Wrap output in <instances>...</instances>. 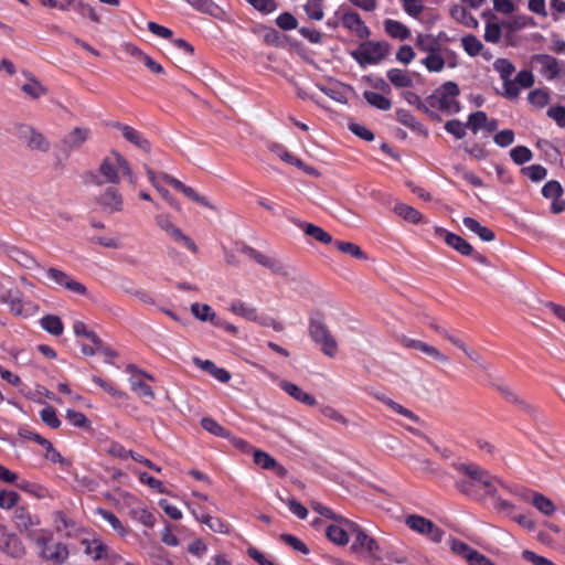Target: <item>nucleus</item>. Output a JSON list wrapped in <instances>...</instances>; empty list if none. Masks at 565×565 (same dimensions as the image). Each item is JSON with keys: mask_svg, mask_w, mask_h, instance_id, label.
Here are the masks:
<instances>
[{"mask_svg": "<svg viewBox=\"0 0 565 565\" xmlns=\"http://www.w3.org/2000/svg\"><path fill=\"white\" fill-rule=\"evenodd\" d=\"M45 273V276L49 280L53 281L56 286L63 287L68 292L86 296L87 295V288L82 282L75 280L72 276L66 274L65 271L56 268V267H49L42 269Z\"/></svg>", "mask_w": 565, "mask_h": 565, "instance_id": "nucleus-8", "label": "nucleus"}, {"mask_svg": "<svg viewBox=\"0 0 565 565\" xmlns=\"http://www.w3.org/2000/svg\"><path fill=\"white\" fill-rule=\"evenodd\" d=\"M498 390L501 392V394L505 397V399L512 404L519 405L521 408H523L525 412L531 413L533 408L525 403L522 398H520L512 390H510L508 386L499 385Z\"/></svg>", "mask_w": 565, "mask_h": 565, "instance_id": "nucleus-50", "label": "nucleus"}, {"mask_svg": "<svg viewBox=\"0 0 565 565\" xmlns=\"http://www.w3.org/2000/svg\"><path fill=\"white\" fill-rule=\"evenodd\" d=\"M342 25L354 32L360 39H367L371 34L370 29L365 25L360 14L354 11H349L341 17Z\"/></svg>", "mask_w": 565, "mask_h": 565, "instance_id": "nucleus-19", "label": "nucleus"}, {"mask_svg": "<svg viewBox=\"0 0 565 565\" xmlns=\"http://www.w3.org/2000/svg\"><path fill=\"white\" fill-rule=\"evenodd\" d=\"M386 76L391 84L396 88H407L413 86V79L407 71L401 68H390Z\"/></svg>", "mask_w": 565, "mask_h": 565, "instance_id": "nucleus-35", "label": "nucleus"}, {"mask_svg": "<svg viewBox=\"0 0 565 565\" xmlns=\"http://www.w3.org/2000/svg\"><path fill=\"white\" fill-rule=\"evenodd\" d=\"M279 386L284 392H286L289 396L299 403H302L307 406H315L317 404V399L313 395L303 392L298 385L294 383L281 381Z\"/></svg>", "mask_w": 565, "mask_h": 565, "instance_id": "nucleus-22", "label": "nucleus"}, {"mask_svg": "<svg viewBox=\"0 0 565 565\" xmlns=\"http://www.w3.org/2000/svg\"><path fill=\"white\" fill-rule=\"evenodd\" d=\"M510 157L515 164H523L533 158L532 151L525 146H516L510 151Z\"/></svg>", "mask_w": 565, "mask_h": 565, "instance_id": "nucleus-49", "label": "nucleus"}, {"mask_svg": "<svg viewBox=\"0 0 565 565\" xmlns=\"http://www.w3.org/2000/svg\"><path fill=\"white\" fill-rule=\"evenodd\" d=\"M96 513L99 514L105 521H107L110 524V526L121 536L126 534V529L124 527L120 520L113 512L103 508H98L96 510Z\"/></svg>", "mask_w": 565, "mask_h": 565, "instance_id": "nucleus-48", "label": "nucleus"}, {"mask_svg": "<svg viewBox=\"0 0 565 565\" xmlns=\"http://www.w3.org/2000/svg\"><path fill=\"white\" fill-rule=\"evenodd\" d=\"M238 250L242 254L248 256L250 259L255 260L257 264L268 268L269 270H271V273L276 275H280L282 277H289L290 275L289 268L286 265H284L280 260L274 257H268L252 246L241 244Z\"/></svg>", "mask_w": 565, "mask_h": 565, "instance_id": "nucleus-7", "label": "nucleus"}, {"mask_svg": "<svg viewBox=\"0 0 565 565\" xmlns=\"http://www.w3.org/2000/svg\"><path fill=\"white\" fill-rule=\"evenodd\" d=\"M90 130L88 128H74L61 141V150L67 156L72 150L79 149L83 143L88 139Z\"/></svg>", "mask_w": 565, "mask_h": 565, "instance_id": "nucleus-17", "label": "nucleus"}, {"mask_svg": "<svg viewBox=\"0 0 565 565\" xmlns=\"http://www.w3.org/2000/svg\"><path fill=\"white\" fill-rule=\"evenodd\" d=\"M35 543L40 547L41 557L53 565H62L68 558L67 545L61 542L53 543L52 534L35 537Z\"/></svg>", "mask_w": 565, "mask_h": 565, "instance_id": "nucleus-4", "label": "nucleus"}, {"mask_svg": "<svg viewBox=\"0 0 565 565\" xmlns=\"http://www.w3.org/2000/svg\"><path fill=\"white\" fill-rule=\"evenodd\" d=\"M246 2L263 14H269L278 7L275 0H246Z\"/></svg>", "mask_w": 565, "mask_h": 565, "instance_id": "nucleus-59", "label": "nucleus"}, {"mask_svg": "<svg viewBox=\"0 0 565 565\" xmlns=\"http://www.w3.org/2000/svg\"><path fill=\"white\" fill-rule=\"evenodd\" d=\"M279 540L285 544L289 545L290 547H292L297 552H300L302 554L309 553V548L307 547V545L300 539L292 534L282 533L280 534Z\"/></svg>", "mask_w": 565, "mask_h": 565, "instance_id": "nucleus-54", "label": "nucleus"}, {"mask_svg": "<svg viewBox=\"0 0 565 565\" xmlns=\"http://www.w3.org/2000/svg\"><path fill=\"white\" fill-rule=\"evenodd\" d=\"M117 166L118 164L115 158L114 160L108 157L104 158L99 167V173L104 178L105 182L113 184L119 183L120 178L118 174Z\"/></svg>", "mask_w": 565, "mask_h": 565, "instance_id": "nucleus-33", "label": "nucleus"}, {"mask_svg": "<svg viewBox=\"0 0 565 565\" xmlns=\"http://www.w3.org/2000/svg\"><path fill=\"white\" fill-rule=\"evenodd\" d=\"M186 2L196 11L217 18L221 8L213 0H186Z\"/></svg>", "mask_w": 565, "mask_h": 565, "instance_id": "nucleus-41", "label": "nucleus"}, {"mask_svg": "<svg viewBox=\"0 0 565 565\" xmlns=\"http://www.w3.org/2000/svg\"><path fill=\"white\" fill-rule=\"evenodd\" d=\"M114 127L121 131L124 138L136 146L137 148L143 150L145 152H149L151 145L150 141L138 130L135 128L124 125L120 122H115Z\"/></svg>", "mask_w": 565, "mask_h": 565, "instance_id": "nucleus-20", "label": "nucleus"}, {"mask_svg": "<svg viewBox=\"0 0 565 565\" xmlns=\"http://www.w3.org/2000/svg\"><path fill=\"white\" fill-rule=\"evenodd\" d=\"M515 493L525 501H530L535 507V509L544 515H552L556 510L553 501L540 492L529 489H521Z\"/></svg>", "mask_w": 565, "mask_h": 565, "instance_id": "nucleus-14", "label": "nucleus"}, {"mask_svg": "<svg viewBox=\"0 0 565 565\" xmlns=\"http://www.w3.org/2000/svg\"><path fill=\"white\" fill-rule=\"evenodd\" d=\"M450 14L454 19L468 28L476 29L478 26V20L470 14L465 7L454 6L450 10Z\"/></svg>", "mask_w": 565, "mask_h": 565, "instance_id": "nucleus-42", "label": "nucleus"}, {"mask_svg": "<svg viewBox=\"0 0 565 565\" xmlns=\"http://www.w3.org/2000/svg\"><path fill=\"white\" fill-rule=\"evenodd\" d=\"M238 250L242 254L248 256L250 259L255 260L257 264L268 268L269 270H271V273L276 275H280L282 277H289L290 275L289 268L286 265H284L280 260L274 257H268L252 246L241 244Z\"/></svg>", "mask_w": 565, "mask_h": 565, "instance_id": "nucleus-6", "label": "nucleus"}, {"mask_svg": "<svg viewBox=\"0 0 565 565\" xmlns=\"http://www.w3.org/2000/svg\"><path fill=\"white\" fill-rule=\"evenodd\" d=\"M98 203L110 212H118L122 209V198L118 190L111 186L107 188L98 198Z\"/></svg>", "mask_w": 565, "mask_h": 565, "instance_id": "nucleus-25", "label": "nucleus"}, {"mask_svg": "<svg viewBox=\"0 0 565 565\" xmlns=\"http://www.w3.org/2000/svg\"><path fill=\"white\" fill-rule=\"evenodd\" d=\"M466 128L467 124L463 125L458 119H451L445 124L446 131L452 135L456 139H462L466 136Z\"/></svg>", "mask_w": 565, "mask_h": 565, "instance_id": "nucleus-61", "label": "nucleus"}, {"mask_svg": "<svg viewBox=\"0 0 565 565\" xmlns=\"http://www.w3.org/2000/svg\"><path fill=\"white\" fill-rule=\"evenodd\" d=\"M487 117V114L481 110L470 114L467 121V128H469L473 134H477L480 129H483Z\"/></svg>", "mask_w": 565, "mask_h": 565, "instance_id": "nucleus-53", "label": "nucleus"}, {"mask_svg": "<svg viewBox=\"0 0 565 565\" xmlns=\"http://www.w3.org/2000/svg\"><path fill=\"white\" fill-rule=\"evenodd\" d=\"M201 425L205 430H207L209 433H211L215 436L223 437V438L230 437V431L227 429H225L223 426H221L215 419H213L211 417L202 418Z\"/></svg>", "mask_w": 565, "mask_h": 565, "instance_id": "nucleus-46", "label": "nucleus"}, {"mask_svg": "<svg viewBox=\"0 0 565 565\" xmlns=\"http://www.w3.org/2000/svg\"><path fill=\"white\" fill-rule=\"evenodd\" d=\"M28 131L30 134L28 140V147L33 150H39L42 152H46L50 149V142L39 131L34 130L31 127H23V132Z\"/></svg>", "mask_w": 565, "mask_h": 565, "instance_id": "nucleus-37", "label": "nucleus"}, {"mask_svg": "<svg viewBox=\"0 0 565 565\" xmlns=\"http://www.w3.org/2000/svg\"><path fill=\"white\" fill-rule=\"evenodd\" d=\"M54 523H55L56 531L57 532L65 531V535L67 537H74L81 531L79 525L74 520L70 519L62 511H56L54 513Z\"/></svg>", "mask_w": 565, "mask_h": 565, "instance_id": "nucleus-26", "label": "nucleus"}, {"mask_svg": "<svg viewBox=\"0 0 565 565\" xmlns=\"http://www.w3.org/2000/svg\"><path fill=\"white\" fill-rule=\"evenodd\" d=\"M385 32L393 39L406 40L411 36L409 29L399 21L386 19L384 21Z\"/></svg>", "mask_w": 565, "mask_h": 565, "instance_id": "nucleus-36", "label": "nucleus"}, {"mask_svg": "<svg viewBox=\"0 0 565 565\" xmlns=\"http://www.w3.org/2000/svg\"><path fill=\"white\" fill-rule=\"evenodd\" d=\"M83 544H85V553L92 556L94 561L108 559L109 547L102 541L96 539L93 541L84 540Z\"/></svg>", "mask_w": 565, "mask_h": 565, "instance_id": "nucleus-32", "label": "nucleus"}, {"mask_svg": "<svg viewBox=\"0 0 565 565\" xmlns=\"http://www.w3.org/2000/svg\"><path fill=\"white\" fill-rule=\"evenodd\" d=\"M8 306H9L10 312H12L15 316H21V317L30 316L34 308V306L31 301L24 302L22 300L21 294L18 290H15L14 294L12 295Z\"/></svg>", "mask_w": 565, "mask_h": 565, "instance_id": "nucleus-31", "label": "nucleus"}, {"mask_svg": "<svg viewBox=\"0 0 565 565\" xmlns=\"http://www.w3.org/2000/svg\"><path fill=\"white\" fill-rule=\"evenodd\" d=\"M403 343L406 348L418 350V351L431 356L433 359H435L437 361H440L443 363L448 362V358L445 354H443L437 348H435L430 344H427L420 340L404 339Z\"/></svg>", "mask_w": 565, "mask_h": 565, "instance_id": "nucleus-24", "label": "nucleus"}, {"mask_svg": "<svg viewBox=\"0 0 565 565\" xmlns=\"http://www.w3.org/2000/svg\"><path fill=\"white\" fill-rule=\"evenodd\" d=\"M192 315L201 321H210L213 326H221L222 319H220L209 305H200L194 302L191 305Z\"/></svg>", "mask_w": 565, "mask_h": 565, "instance_id": "nucleus-28", "label": "nucleus"}, {"mask_svg": "<svg viewBox=\"0 0 565 565\" xmlns=\"http://www.w3.org/2000/svg\"><path fill=\"white\" fill-rule=\"evenodd\" d=\"M462 223L466 228L478 235L479 238L483 242H492L495 238V234L491 228L481 225L473 217L466 216L463 217Z\"/></svg>", "mask_w": 565, "mask_h": 565, "instance_id": "nucleus-27", "label": "nucleus"}, {"mask_svg": "<svg viewBox=\"0 0 565 565\" xmlns=\"http://www.w3.org/2000/svg\"><path fill=\"white\" fill-rule=\"evenodd\" d=\"M161 178L170 185H172L177 191H180L183 193L188 199L196 202L198 204L211 207L212 205L209 202L207 198L200 195L193 188L185 185L180 180L175 179L174 177H171L169 174L163 173Z\"/></svg>", "mask_w": 565, "mask_h": 565, "instance_id": "nucleus-18", "label": "nucleus"}, {"mask_svg": "<svg viewBox=\"0 0 565 565\" xmlns=\"http://www.w3.org/2000/svg\"><path fill=\"white\" fill-rule=\"evenodd\" d=\"M334 245L341 253L348 254L356 259L367 258L364 252L356 244H353L351 242L335 241Z\"/></svg>", "mask_w": 565, "mask_h": 565, "instance_id": "nucleus-45", "label": "nucleus"}, {"mask_svg": "<svg viewBox=\"0 0 565 565\" xmlns=\"http://www.w3.org/2000/svg\"><path fill=\"white\" fill-rule=\"evenodd\" d=\"M40 326L43 330L52 335L58 337L63 333L64 326L58 316L46 315L40 320Z\"/></svg>", "mask_w": 565, "mask_h": 565, "instance_id": "nucleus-38", "label": "nucleus"}, {"mask_svg": "<svg viewBox=\"0 0 565 565\" xmlns=\"http://www.w3.org/2000/svg\"><path fill=\"white\" fill-rule=\"evenodd\" d=\"M461 45L465 52L472 57L479 55L483 50L482 42L473 34L465 35L461 39Z\"/></svg>", "mask_w": 565, "mask_h": 565, "instance_id": "nucleus-43", "label": "nucleus"}, {"mask_svg": "<svg viewBox=\"0 0 565 565\" xmlns=\"http://www.w3.org/2000/svg\"><path fill=\"white\" fill-rule=\"evenodd\" d=\"M254 461L256 465L266 470H270L273 467H276L275 458L263 450L254 451Z\"/></svg>", "mask_w": 565, "mask_h": 565, "instance_id": "nucleus-62", "label": "nucleus"}, {"mask_svg": "<svg viewBox=\"0 0 565 565\" xmlns=\"http://www.w3.org/2000/svg\"><path fill=\"white\" fill-rule=\"evenodd\" d=\"M275 22L284 31L294 30L298 26V20L290 12L279 14Z\"/></svg>", "mask_w": 565, "mask_h": 565, "instance_id": "nucleus-60", "label": "nucleus"}, {"mask_svg": "<svg viewBox=\"0 0 565 565\" xmlns=\"http://www.w3.org/2000/svg\"><path fill=\"white\" fill-rule=\"evenodd\" d=\"M18 435L28 440H33L45 449L44 457L53 463L70 465V461L65 459L52 445L50 440L42 437L29 427L19 428Z\"/></svg>", "mask_w": 565, "mask_h": 565, "instance_id": "nucleus-9", "label": "nucleus"}, {"mask_svg": "<svg viewBox=\"0 0 565 565\" xmlns=\"http://www.w3.org/2000/svg\"><path fill=\"white\" fill-rule=\"evenodd\" d=\"M266 32L264 34V42L273 46H284L285 36L274 28L262 26Z\"/></svg>", "mask_w": 565, "mask_h": 565, "instance_id": "nucleus-55", "label": "nucleus"}, {"mask_svg": "<svg viewBox=\"0 0 565 565\" xmlns=\"http://www.w3.org/2000/svg\"><path fill=\"white\" fill-rule=\"evenodd\" d=\"M303 9L310 20L320 21L324 17L323 8L320 2L309 1L305 4Z\"/></svg>", "mask_w": 565, "mask_h": 565, "instance_id": "nucleus-63", "label": "nucleus"}, {"mask_svg": "<svg viewBox=\"0 0 565 565\" xmlns=\"http://www.w3.org/2000/svg\"><path fill=\"white\" fill-rule=\"evenodd\" d=\"M344 521L350 520L341 515L334 520V524H330L326 529L328 540L339 546L347 545L351 536V529H349V525L345 524Z\"/></svg>", "mask_w": 565, "mask_h": 565, "instance_id": "nucleus-15", "label": "nucleus"}, {"mask_svg": "<svg viewBox=\"0 0 565 565\" xmlns=\"http://www.w3.org/2000/svg\"><path fill=\"white\" fill-rule=\"evenodd\" d=\"M344 523L351 529V536L353 537L351 551L353 553H365L369 556L379 558L380 546L377 542L358 523L353 521H344Z\"/></svg>", "mask_w": 565, "mask_h": 565, "instance_id": "nucleus-5", "label": "nucleus"}, {"mask_svg": "<svg viewBox=\"0 0 565 565\" xmlns=\"http://www.w3.org/2000/svg\"><path fill=\"white\" fill-rule=\"evenodd\" d=\"M422 64L425 65L429 72H441L445 67V60L440 53H434L423 58Z\"/></svg>", "mask_w": 565, "mask_h": 565, "instance_id": "nucleus-51", "label": "nucleus"}, {"mask_svg": "<svg viewBox=\"0 0 565 565\" xmlns=\"http://www.w3.org/2000/svg\"><path fill=\"white\" fill-rule=\"evenodd\" d=\"M9 256L17 262L19 265H21L24 268L33 269H44L42 265H40L34 257H32L26 252L18 248V247H11L9 248Z\"/></svg>", "mask_w": 565, "mask_h": 565, "instance_id": "nucleus-34", "label": "nucleus"}, {"mask_svg": "<svg viewBox=\"0 0 565 565\" xmlns=\"http://www.w3.org/2000/svg\"><path fill=\"white\" fill-rule=\"evenodd\" d=\"M436 90L439 95L440 102L443 103L444 113L451 115L460 111V103L457 100L460 89L457 83L452 81L445 82Z\"/></svg>", "mask_w": 565, "mask_h": 565, "instance_id": "nucleus-11", "label": "nucleus"}, {"mask_svg": "<svg viewBox=\"0 0 565 565\" xmlns=\"http://www.w3.org/2000/svg\"><path fill=\"white\" fill-rule=\"evenodd\" d=\"M435 234L443 236L448 246L463 256H469L473 252V247L465 238L455 233L448 232L444 227L436 226Z\"/></svg>", "mask_w": 565, "mask_h": 565, "instance_id": "nucleus-16", "label": "nucleus"}, {"mask_svg": "<svg viewBox=\"0 0 565 565\" xmlns=\"http://www.w3.org/2000/svg\"><path fill=\"white\" fill-rule=\"evenodd\" d=\"M296 224L303 231L306 235L312 237L313 239L323 244L332 243V236L322 227L307 222H298Z\"/></svg>", "mask_w": 565, "mask_h": 565, "instance_id": "nucleus-30", "label": "nucleus"}, {"mask_svg": "<svg viewBox=\"0 0 565 565\" xmlns=\"http://www.w3.org/2000/svg\"><path fill=\"white\" fill-rule=\"evenodd\" d=\"M169 235L179 243H182L192 253H198V246L192 238L183 234V232L174 226L173 230L169 233Z\"/></svg>", "mask_w": 565, "mask_h": 565, "instance_id": "nucleus-57", "label": "nucleus"}, {"mask_svg": "<svg viewBox=\"0 0 565 565\" xmlns=\"http://www.w3.org/2000/svg\"><path fill=\"white\" fill-rule=\"evenodd\" d=\"M542 194L546 199L556 200L562 196L563 188L558 181L551 180L542 188Z\"/></svg>", "mask_w": 565, "mask_h": 565, "instance_id": "nucleus-58", "label": "nucleus"}, {"mask_svg": "<svg viewBox=\"0 0 565 565\" xmlns=\"http://www.w3.org/2000/svg\"><path fill=\"white\" fill-rule=\"evenodd\" d=\"M231 311L250 321H255L258 313L256 308L250 307L241 300L232 302Z\"/></svg>", "mask_w": 565, "mask_h": 565, "instance_id": "nucleus-44", "label": "nucleus"}, {"mask_svg": "<svg viewBox=\"0 0 565 565\" xmlns=\"http://www.w3.org/2000/svg\"><path fill=\"white\" fill-rule=\"evenodd\" d=\"M40 416L42 422L51 428H58L61 426V420L56 415V411L53 406H46L40 412Z\"/></svg>", "mask_w": 565, "mask_h": 565, "instance_id": "nucleus-52", "label": "nucleus"}, {"mask_svg": "<svg viewBox=\"0 0 565 565\" xmlns=\"http://www.w3.org/2000/svg\"><path fill=\"white\" fill-rule=\"evenodd\" d=\"M394 212L405 221L413 224H418L423 220V215L419 211L405 203H396Z\"/></svg>", "mask_w": 565, "mask_h": 565, "instance_id": "nucleus-39", "label": "nucleus"}, {"mask_svg": "<svg viewBox=\"0 0 565 565\" xmlns=\"http://www.w3.org/2000/svg\"><path fill=\"white\" fill-rule=\"evenodd\" d=\"M200 522L206 524L215 533L228 532V524L220 518L202 513V519H200Z\"/></svg>", "mask_w": 565, "mask_h": 565, "instance_id": "nucleus-47", "label": "nucleus"}, {"mask_svg": "<svg viewBox=\"0 0 565 565\" xmlns=\"http://www.w3.org/2000/svg\"><path fill=\"white\" fill-rule=\"evenodd\" d=\"M441 35H445V33L440 32L438 38H435L431 34H418L416 39V45L420 51L428 54L440 53L441 45L439 38Z\"/></svg>", "mask_w": 565, "mask_h": 565, "instance_id": "nucleus-29", "label": "nucleus"}, {"mask_svg": "<svg viewBox=\"0 0 565 565\" xmlns=\"http://www.w3.org/2000/svg\"><path fill=\"white\" fill-rule=\"evenodd\" d=\"M452 467L463 477L456 480L455 487L465 495L480 499V491L486 495L495 497L497 486L503 482L480 466L469 462H454Z\"/></svg>", "mask_w": 565, "mask_h": 565, "instance_id": "nucleus-1", "label": "nucleus"}, {"mask_svg": "<svg viewBox=\"0 0 565 565\" xmlns=\"http://www.w3.org/2000/svg\"><path fill=\"white\" fill-rule=\"evenodd\" d=\"M494 70L500 74L503 81V96L508 99H514L519 96V87L510 78L515 71V66L507 58H497L493 63Z\"/></svg>", "mask_w": 565, "mask_h": 565, "instance_id": "nucleus-12", "label": "nucleus"}, {"mask_svg": "<svg viewBox=\"0 0 565 565\" xmlns=\"http://www.w3.org/2000/svg\"><path fill=\"white\" fill-rule=\"evenodd\" d=\"M309 334L311 340L318 344L321 351L330 356H335L338 344L321 317H312L309 321Z\"/></svg>", "mask_w": 565, "mask_h": 565, "instance_id": "nucleus-2", "label": "nucleus"}, {"mask_svg": "<svg viewBox=\"0 0 565 565\" xmlns=\"http://www.w3.org/2000/svg\"><path fill=\"white\" fill-rule=\"evenodd\" d=\"M521 172L526 174L533 182H540L546 178L547 170L541 164H532L522 168Z\"/></svg>", "mask_w": 565, "mask_h": 565, "instance_id": "nucleus-56", "label": "nucleus"}, {"mask_svg": "<svg viewBox=\"0 0 565 565\" xmlns=\"http://www.w3.org/2000/svg\"><path fill=\"white\" fill-rule=\"evenodd\" d=\"M390 44L384 41H366L352 52L360 66L379 64L388 53Z\"/></svg>", "mask_w": 565, "mask_h": 565, "instance_id": "nucleus-3", "label": "nucleus"}, {"mask_svg": "<svg viewBox=\"0 0 565 565\" xmlns=\"http://www.w3.org/2000/svg\"><path fill=\"white\" fill-rule=\"evenodd\" d=\"M533 61L541 66V72L544 76L552 79L558 76L559 65L558 61L548 54H536L533 56Z\"/></svg>", "mask_w": 565, "mask_h": 565, "instance_id": "nucleus-23", "label": "nucleus"}, {"mask_svg": "<svg viewBox=\"0 0 565 565\" xmlns=\"http://www.w3.org/2000/svg\"><path fill=\"white\" fill-rule=\"evenodd\" d=\"M13 521L17 529L20 532H24L28 537H33V532L31 527L40 523L36 519L34 520L30 512L23 507H17L13 511Z\"/></svg>", "mask_w": 565, "mask_h": 565, "instance_id": "nucleus-21", "label": "nucleus"}, {"mask_svg": "<svg viewBox=\"0 0 565 565\" xmlns=\"http://www.w3.org/2000/svg\"><path fill=\"white\" fill-rule=\"evenodd\" d=\"M363 97L372 107L380 110H390L392 108V102L390 98L385 97L380 93H375L372 90H364Z\"/></svg>", "mask_w": 565, "mask_h": 565, "instance_id": "nucleus-40", "label": "nucleus"}, {"mask_svg": "<svg viewBox=\"0 0 565 565\" xmlns=\"http://www.w3.org/2000/svg\"><path fill=\"white\" fill-rule=\"evenodd\" d=\"M405 523L411 530L419 534L426 535L433 542L437 543L443 540L444 531L436 526L434 522L422 515H408L405 520Z\"/></svg>", "mask_w": 565, "mask_h": 565, "instance_id": "nucleus-10", "label": "nucleus"}, {"mask_svg": "<svg viewBox=\"0 0 565 565\" xmlns=\"http://www.w3.org/2000/svg\"><path fill=\"white\" fill-rule=\"evenodd\" d=\"M450 548L455 554L466 558L467 562L472 557V553L476 552V550L471 548L468 544L459 540H451Z\"/></svg>", "mask_w": 565, "mask_h": 565, "instance_id": "nucleus-64", "label": "nucleus"}, {"mask_svg": "<svg viewBox=\"0 0 565 565\" xmlns=\"http://www.w3.org/2000/svg\"><path fill=\"white\" fill-rule=\"evenodd\" d=\"M0 550L14 558H20L25 554L21 540L2 524H0Z\"/></svg>", "mask_w": 565, "mask_h": 565, "instance_id": "nucleus-13", "label": "nucleus"}]
</instances>
